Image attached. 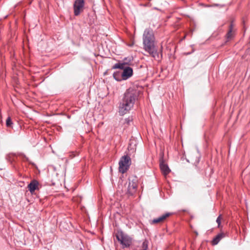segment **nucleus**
Returning a JSON list of instances; mask_svg holds the SVG:
<instances>
[{"label":"nucleus","instance_id":"423d86ee","mask_svg":"<svg viewBox=\"0 0 250 250\" xmlns=\"http://www.w3.org/2000/svg\"><path fill=\"white\" fill-rule=\"evenodd\" d=\"M84 5V0H75L73 5L74 13L75 16L80 15L81 11H83Z\"/></svg>","mask_w":250,"mask_h":250},{"label":"nucleus","instance_id":"9d476101","mask_svg":"<svg viewBox=\"0 0 250 250\" xmlns=\"http://www.w3.org/2000/svg\"><path fill=\"white\" fill-rule=\"evenodd\" d=\"M234 35L235 30L233 28V25L232 23H231L229 25V30L227 34H226V38L228 41L230 40L234 37Z\"/></svg>","mask_w":250,"mask_h":250},{"label":"nucleus","instance_id":"6e6552de","mask_svg":"<svg viewBox=\"0 0 250 250\" xmlns=\"http://www.w3.org/2000/svg\"><path fill=\"white\" fill-rule=\"evenodd\" d=\"M39 183L36 180H33L28 185V188L29 191L32 194L35 190L39 189Z\"/></svg>","mask_w":250,"mask_h":250},{"label":"nucleus","instance_id":"39448f33","mask_svg":"<svg viewBox=\"0 0 250 250\" xmlns=\"http://www.w3.org/2000/svg\"><path fill=\"white\" fill-rule=\"evenodd\" d=\"M116 238L124 248L129 247L131 244V239L123 233L117 235Z\"/></svg>","mask_w":250,"mask_h":250},{"label":"nucleus","instance_id":"4468645a","mask_svg":"<svg viewBox=\"0 0 250 250\" xmlns=\"http://www.w3.org/2000/svg\"><path fill=\"white\" fill-rule=\"evenodd\" d=\"M148 241L146 240H145L142 244V250H147L148 248Z\"/></svg>","mask_w":250,"mask_h":250},{"label":"nucleus","instance_id":"f3484780","mask_svg":"<svg viewBox=\"0 0 250 250\" xmlns=\"http://www.w3.org/2000/svg\"><path fill=\"white\" fill-rule=\"evenodd\" d=\"M221 215H220L216 219V222L218 224V227H219L221 224Z\"/></svg>","mask_w":250,"mask_h":250},{"label":"nucleus","instance_id":"dca6fc26","mask_svg":"<svg viewBox=\"0 0 250 250\" xmlns=\"http://www.w3.org/2000/svg\"><path fill=\"white\" fill-rule=\"evenodd\" d=\"M133 58L132 56H129L127 58H125L124 59V62H130L132 61H133Z\"/></svg>","mask_w":250,"mask_h":250},{"label":"nucleus","instance_id":"f8f14e48","mask_svg":"<svg viewBox=\"0 0 250 250\" xmlns=\"http://www.w3.org/2000/svg\"><path fill=\"white\" fill-rule=\"evenodd\" d=\"M225 236L224 233H219L212 240L211 244L212 245H217L222 238Z\"/></svg>","mask_w":250,"mask_h":250},{"label":"nucleus","instance_id":"f257e3e1","mask_svg":"<svg viewBox=\"0 0 250 250\" xmlns=\"http://www.w3.org/2000/svg\"><path fill=\"white\" fill-rule=\"evenodd\" d=\"M139 96V91L135 88L130 87L123 94L119 103V113L123 116L132 110Z\"/></svg>","mask_w":250,"mask_h":250},{"label":"nucleus","instance_id":"a211bd4d","mask_svg":"<svg viewBox=\"0 0 250 250\" xmlns=\"http://www.w3.org/2000/svg\"><path fill=\"white\" fill-rule=\"evenodd\" d=\"M20 157L24 161H28V158L23 154H20Z\"/></svg>","mask_w":250,"mask_h":250},{"label":"nucleus","instance_id":"0eeeda50","mask_svg":"<svg viewBox=\"0 0 250 250\" xmlns=\"http://www.w3.org/2000/svg\"><path fill=\"white\" fill-rule=\"evenodd\" d=\"M137 180L136 177H134L131 181H129L128 191L130 194H132L136 190L137 188Z\"/></svg>","mask_w":250,"mask_h":250},{"label":"nucleus","instance_id":"9b49d317","mask_svg":"<svg viewBox=\"0 0 250 250\" xmlns=\"http://www.w3.org/2000/svg\"><path fill=\"white\" fill-rule=\"evenodd\" d=\"M160 167L162 172L165 175H167L170 171L168 166L163 163L160 164Z\"/></svg>","mask_w":250,"mask_h":250},{"label":"nucleus","instance_id":"ddd939ff","mask_svg":"<svg viewBox=\"0 0 250 250\" xmlns=\"http://www.w3.org/2000/svg\"><path fill=\"white\" fill-rule=\"evenodd\" d=\"M113 77L118 82H121L123 80L121 71H116L114 72L113 74Z\"/></svg>","mask_w":250,"mask_h":250},{"label":"nucleus","instance_id":"2eb2a0df","mask_svg":"<svg viewBox=\"0 0 250 250\" xmlns=\"http://www.w3.org/2000/svg\"><path fill=\"white\" fill-rule=\"evenodd\" d=\"M13 123L12 122L11 119L10 117H8L6 121V125L7 127H11Z\"/></svg>","mask_w":250,"mask_h":250},{"label":"nucleus","instance_id":"7ed1b4c3","mask_svg":"<svg viewBox=\"0 0 250 250\" xmlns=\"http://www.w3.org/2000/svg\"><path fill=\"white\" fill-rule=\"evenodd\" d=\"M125 63H115L112 69H120L122 70L123 80H126L131 77L133 74V69L129 66H125Z\"/></svg>","mask_w":250,"mask_h":250},{"label":"nucleus","instance_id":"20e7f679","mask_svg":"<svg viewBox=\"0 0 250 250\" xmlns=\"http://www.w3.org/2000/svg\"><path fill=\"white\" fill-rule=\"evenodd\" d=\"M131 164V160L128 155L122 156L119 162V170L122 173H124L129 169Z\"/></svg>","mask_w":250,"mask_h":250},{"label":"nucleus","instance_id":"f03ea898","mask_svg":"<svg viewBox=\"0 0 250 250\" xmlns=\"http://www.w3.org/2000/svg\"><path fill=\"white\" fill-rule=\"evenodd\" d=\"M154 42L155 37L153 30L150 28L146 29L143 34L144 48L151 54L154 59V61L159 62L161 61L162 55L156 50Z\"/></svg>","mask_w":250,"mask_h":250},{"label":"nucleus","instance_id":"1a4fd4ad","mask_svg":"<svg viewBox=\"0 0 250 250\" xmlns=\"http://www.w3.org/2000/svg\"><path fill=\"white\" fill-rule=\"evenodd\" d=\"M171 213H166L163 215H162L161 216L154 218L151 221V224H157L161 222H163L166 218L168 217Z\"/></svg>","mask_w":250,"mask_h":250}]
</instances>
